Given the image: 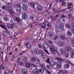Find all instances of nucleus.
Returning a JSON list of instances; mask_svg holds the SVG:
<instances>
[{
    "instance_id": "obj_1",
    "label": "nucleus",
    "mask_w": 74,
    "mask_h": 74,
    "mask_svg": "<svg viewBox=\"0 0 74 74\" xmlns=\"http://www.w3.org/2000/svg\"><path fill=\"white\" fill-rule=\"evenodd\" d=\"M50 50L51 51V53L53 54H55L56 53V50L55 49V46H52L51 47H49Z\"/></svg>"
},
{
    "instance_id": "obj_2",
    "label": "nucleus",
    "mask_w": 74,
    "mask_h": 74,
    "mask_svg": "<svg viewBox=\"0 0 74 74\" xmlns=\"http://www.w3.org/2000/svg\"><path fill=\"white\" fill-rule=\"evenodd\" d=\"M21 6L20 5H18V7L16 8V11L18 13H21L22 12V9H21Z\"/></svg>"
},
{
    "instance_id": "obj_3",
    "label": "nucleus",
    "mask_w": 74,
    "mask_h": 74,
    "mask_svg": "<svg viewBox=\"0 0 74 74\" xmlns=\"http://www.w3.org/2000/svg\"><path fill=\"white\" fill-rule=\"evenodd\" d=\"M65 51L66 52H70L71 51V48L70 46H66L65 48Z\"/></svg>"
},
{
    "instance_id": "obj_4",
    "label": "nucleus",
    "mask_w": 74,
    "mask_h": 74,
    "mask_svg": "<svg viewBox=\"0 0 74 74\" xmlns=\"http://www.w3.org/2000/svg\"><path fill=\"white\" fill-rule=\"evenodd\" d=\"M34 52L36 55H39L40 53V51L38 49H35L34 50Z\"/></svg>"
},
{
    "instance_id": "obj_5",
    "label": "nucleus",
    "mask_w": 74,
    "mask_h": 74,
    "mask_svg": "<svg viewBox=\"0 0 74 74\" xmlns=\"http://www.w3.org/2000/svg\"><path fill=\"white\" fill-rule=\"evenodd\" d=\"M57 67H58V68L60 69L62 67V62L60 61H58L57 62Z\"/></svg>"
},
{
    "instance_id": "obj_6",
    "label": "nucleus",
    "mask_w": 74,
    "mask_h": 74,
    "mask_svg": "<svg viewBox=\"0 0 74 74\" xmlns=\"http://www.w3.org/2000/svg\"><path fill=\"white\" fill-rule=\"evenodd\" d=\"M33 73L34 74H39V71L38 69H35L33 71Z\"/></svg>"
},
{
    "instance_id": "obj_7",
    "label": "nucleus",
    "mask_w": 74,
    "mask_h": 74,
    "mask_svg": "<svg viewBox=\"0 0 74 74\" xmlns=\"http://www.w3.org/2000/svg\"><path fill=\"white\" fill-rule=\"evenodd\" d=\"M60 52L61 55H64L65 54V51L64 49L62 48L60 49Z\"/></svg>"
},
{
    "instance_id": "obj_8",
    "label": "nucleus",
    "mask_w": 74,
    "mask_h": 74,
    "mask_svg": "<svg viewBox=\"0 0 74 74\" xmlns=\"http://www.w3.org/2000/svg\"><path fill=\"white\" fill-rule=\"evenodd\" d=\"M28 71L26 69H23L21 71V73L24 74H27Z\"/></svg>"
},
{
    "instance_id": "obj_9",
    "label": "nucleus",
    "mask_w": 74,
    "mask_h": 74,
    "mask_svg": "<svg viewBox=\"0 0 74 74\" xmlns=\"http://www.w3.org/2000/svg\"><path fill=\"white\" fill-rule=\"evenodd\" d=\"M25 66L26 67L29 69V68H30L31 66L30 65V64L29 63L26 62L25 63Z\"/></svg>"
},
{
    "instance_id": "obj_10",
    "label": "nucleus",
    "mask_w": 74,
    "mask_h": 74,
    "mask_svg": "<svg viewBox=\"0 0 74 74\" xmlns=\"http://www.w3.org/2000/svg\"><path fill=\"white\" fill-rule=\"evenodd\" d=\"M60 38L61 39H62V40H65L67 38L64 35H60Z\"/></svg>"
},
{
    "instance_id": "obj_11",
    "label": "nucleus",
    "mask_w": 74,
    "mask_h": 74,
    "mask_svg": "<svg viewBox=\"0 0 74 74\" xmlns=\"http://www.w3.org/2000/svg\"><path fill=\"white\" fill-rule=\"evenodd\" d=\"M22 19H27V14H23L22 16Z\"/></svg>"
},
{
    "instance_id": "obj_12",
    "label": "nucleus",
    "mask_w": 74,
    "mask_h": 74,
    "mask_svg": "<svg viewBox=\"0 0 74 74\" xmlns=\"http://www.w3.org/2000/svg\"><path fill=\"white\" fill-rule=\"evenodd\" d=\"M42 45L43 47V48H44V49H47V48H48V45L47 44H45V43H44L42 44Z\"/></svg>"
},
{
    "instance_id": "obj_13",
    "label": "nucleus",
    "mask_w": 74,
    "mask_h": 74,
    "mask_svg": "<svg viewBox=\"0 0 74 74\" xmlns=\"http://www.w3.org/2000/svg\"><path fill=\"white\" fill-rule=\"evenodd\" d=\"M7 27L8 28H11L12 29H13L14 26L13 24H9L7 25Z\"/></svg>"
},
{
    "instance_id": "obj_14",
    "label": "nucleus",
    "mask_w": 74,
    "mask_h": 74,
    "mask_svg": "<svg viewBox=\"0 0 74 74\" xmlns=\"http://www.w3.org/2000/svg\"><path fill=\"white\" fill-rule=\"evenodd\" d=\"M27 6L26 4H24L23 5V8L24 10H27Z\"/></svg>"
},
{
    "instance_id": "obj_15",
    "label": "nucleus",
    "mask_w": 74,
    "mask_h": 74,
    "mask_svg": "<svg viewBox=\"0 0 74 74\" xmlns=\"http://www.w3.org/2000/svg\"><path fill=\"white\" fill-rule=\"evenodd\" d=\"M38 70L39 72L41 74H43L44 72V69L42 68H40Z\"/></svg>"
},
{
    "instance_id": "obj_16",
    "label": "nucleus",
    "mask_w": 74,
    "mask_h": 74,
    "mask_svg": "<svg viewBox=\"0 0 74 74\" xmlns=\"http://www.w3.org/2000/svg\"><path fill=\"white\" fill-rule=\"evenodd\" d=\"M59 27L61 30H64V25L63 24H60L59 25Z\"/></svg>"
},
{
    "instance_id": "obj_17",
    "label": "nucleus",
    "mask_w": 74,
    "mask_h": 74,
    "mask_svg": "<svg viewBox=\"0 0 74 74\" xmlns=\"http://www.w3.org/2000/svg\"><path fill=\"white\" fill-rule=\"evenodd\" d=\"M64 45V43L60 41L58 42V45H59L60 47H63Z\"/></svg>"
},
{
    "instance_id": "obj_18",
    "label": "nucleus",
    "mask_w": 74,
    "mask_h": 74,
    "mask_svg": "<svg viewBox=\"0 0 74 74\" xmlns=\"http://www.w3.org/2000/svg\"><path fill=\"white\" fill-rule=\"evenodd\" d=\"M50 64L51 66H55V65L56 64L55 62L53 61H51L50 62Z\"/></svg>"
},
{
    "instance_id": "obj_19",
    "label": "nucleus",
    "mask_w": 74,
    "mask_h": 74,
    "mask_svg": "<svg viewBox=\"0 0 74 74\" xmlns=\"http://www.w3.org/2000/svg\"><path fill=\"white\" fill-rule=\"evenodd\" d=\"M7 6L9 7V8H12V4L11 3H6Z\"/></svg>"
},
{
    "instance_id": "obj_20",
    "label": "nucleus",
    "mask_w": 74,
    "mask_h": 74,
    "mask_svg": "<svg viewBox=\"0 0 74 74\" xmlns=\"http://www.w3.org/2000/svg\"><path fill=\"white\" fill-rule=\"evenodd\" d=\"M64 67L65 69H69L70 67V65L68 64H66L64 65Z\"/></svg>"
},
{
    "instance_id": "obj_21",
    "label": "nucleus",
    "mask_w": 74,
    "mask_h": 74,
    "mask_svg": "<svg viewBox=\"0 0 74 74\" xmlns=\"http://www.w3.org/2000/svg\"><path fill=\"white\" fill-rule=\"evenodd\" d=\"M37 8L38 10L39 11H41L42 10V7L40 5L37 6Z\"/></svg>"
},
{
    "instance_id": "obj_22",
    "label": "nucleus",
    "mask_w": 74,
    "mask_h": 74,
    "mask_svg": "<svg viewBox=\"0 0 74 74\" xmlns=\"http://www.w3.org/2000/svg\"><path fill=\"white\" fill-rule=\"evenodd\" d=\"M41 56L44 59H45L47 57V56L46 55V54H45L44 53H41Z\"/></svg>"
},
{
    "instance_id": "obj_23",
    "label": "nucleus",
    "mask_w": 74,
    "mask_h": 74,
    "mask_svg": "<svg viewBox=\"0 0 74 74\" xmlns=\"http://www.w3.org/2000/svg\"><path fill=\"white\" fill-rule=\"evenodd\" d=\"M31 60L33 62H36V60H37V58L35 57H32L31 58Z\"/></svg>"
},
{
    "instance_id": "obj_24",
    "label": "nucleus",
    "mask_w": 74,
    "mask_h": 74,
    "mask_svg": "<svg viewBox=\"0 0 74 74\" xmlns=\"http://www.w3.org/2000/svg\"><path fill=\"white\" fill-rule=\"evenodd\" d=\"M67 34L68 36H71L72 35H73V34L69 31H67Z\"/></svg>"
},
{
    "instance_id": "obj_25",
    "label": "nucleus",
    "mask_w": 74,
    "mask_h": 74,
    "mask_svg": "<svg viewBox=\"0 0 74 74\" xmlns=\"http://www.w3.org/2000/svg\"><path fill=\"white\" fill-rule=\"evenodd\" d=\"M3 34L5 36H8V32L6 31H4L3 32Z\"/></svg>"
},
{
    "instance_id": "obj_26",
    "label": "nucleus",
    "mask_w": 74,
    "mask_h": 74,
    "mask_svg": "<svg viewBox=\"0 0 74 74\" xmlns=\"http://www.w3.org/2000/svg\"><path fill=\"white\" fill-rule=\"evenodd\" d=\"M16 21L18 23H20L21 22V20L19 18H16Z\"/></svg>"
},
{
    "instance_id": "obj_27",
    "label": "nucleus",
    "mask_w": 74,
    "mask_h": 74,
    "mask_svg": "<svg viewBox=\"0 0 74 74\" xmlns=\"http://www.w3.org/2000/svg\"><path fill=\"white\" fill-rule=\"evenodd\" d=\"M2 9H3V10H5V9L6 10H8L9 9L8 8H5V6H3L1 7Z\"/></svg>"
},
{
    "instance_id": "obj_28",
    "label": "nucleus",
    "mask_w": 74,
    "mask_h": 74,
    "mask_svg": "<svg viewBox=\"0 0 74 74\" xmlns=\"http://www.w3.org/2000/svg\"><path fill=\"white\" fill-rule=\"evenodd\" d=\"M9 12L11 14H14V12L12 10H9Z\"/></svg>"
},
{
    "instance_id": "obj_29",
    "label": "nucleus",
    "mask_w": 74,
    "mask_h": 74,
    "mask_svg": "<svg viewBox=\"0 0 74 74\" xmlns=\"http://www.w3.org/2000/svg\"><path fill=\"white\" fill-rule=\"evenodd\" d=\"M28 43H29V42H28L26 43V46L27 47V48H30V47L32 46V45L30 44L27 45L28 44Z\"/></svg>"
},
{
    "instance_id": "obj_30",
    "label": "nucleus",
    "mask_w": 74,
    "mask_h": 74,
    "mask_svg": "<svg viewBox=\"0 0 74 74\" xmlns=\"http://www.w3.org/2000/svg\"><path fill=\"white\" fill-rule=\"evenodd\" d=\"M30 19L32 21H34V16H33L32 15L30 17Z\"/></svg>"
},
{
    "instance_id": "obj_31",
    "label": "nucleus",
    "mask_w": 74,
    "mask_h": 74,
    "mask_svg": "<svg viewBox=\"0 0 74 74\" xmlns=\"http://www.w3.org/2000/svg\"><path fill=\"white\" fill-rule=\"evenodd\" d=\"M45 71H46V72L47 73V74H51V72L49 71V70H48V69H45Z\"/></svg>"
},
{
    "instance_id": "obj_32",
    "label": "nucleus",
    "mask_w": 74,
    "mask_h": 74,
    "mask_svg": "<svg viewBox=\"0 0 74 74\" xmlns=\"http://www.w3.org/2000/svg\"><path fill=\"white\" fill-rule=\"evenodd\" d=\"M0 23H2L1 21H0ZM0 26H1L2 28H3V29H5V30H6V28L5 27V26H4V25H0Z\"/></svg>"
},
{
    "instance_id": "obj_33",
    "label": "nucleus",
    "mask_w": 74,
    "mask_h": 74,
    "mask_svg": "<svg viewBox=\"0 0 74 74\" xmlns=\"http://www.w3.org/2000/svg\"><path fill=\"white\" fill-rule=\"evenodd\" d=\"M49 42H50V44H51V45L50 47H52V46L53 47V46H55L53 45V42H52V41L51 40H49Z\"/></svg>"
},
{
    "instance_id": "obj_34",
    "label": "nucleus",
    "mask_w": 74,
    "mask_h": 74,
    "mask_svg": "<svg viewBox=\"0 0 74 74\" xmlns=\"http://www.w3.org/2000/svg\"><path fill=\"white\" fill-rule=\"evenodd\" d=\"M3 19L4 21H7V20H8V18H7V16H3Z\"/></svg>"
},
{
    "instance_id": "obj_35",
    "label": "nucleus",
    "mask_w": 74,
    "mask_h": 74,
    "mask_svg": "<svg viewBox=\"0 0 74 74\" xmlns=\"http://www.w3.org/2000/svg\"><path fill=\"white\" fill-rule=\"evenodd\" d=\"M66 26L67 28H68L69 29H71V26L69 24H67L66 25Z\"/></svg>"
},
{
    "instance_id": "obj_36",
    "label": "nucleus",
    "mask_w": 74,
    "mask_h": 74,
    "mask_svg": "<svg viewBox=\"0 0 74 74\" xmlns=\"http://www.w3.org/2000/svg\"><path fill=\"white\" fill-rule=\"evenodd\" d=\"M71 26L73 28L71 29L72 32H73V33L74 34V25H72Z\"/></svg>"
},
{
    "instance_id": "obj_37",
    "label": "nucleus",
    "mask_w": 74,
    "mask_h": 74,
    "mask_svg": "<svg viewBox=\"0 0 74 74\" xmlns=\"http://www.w3.org/2000/svg\"><path fill=\"white\" fill-rule=\"evenodd\" d=\"M64 19L62 18L61 17L59 19V21L60 22L62 21H64Z\"/></svg>"
},
{
    "instance_id": "obj_38",
    "label": "nucleus",
    "mask_w": 74,
    "mask_h": 74,
    "mask_svg": "<svg viewBox=\"0 0 74 74\" xmlns=\"http://www.w3.org/2000/svg\"><path fill=\"white\" fill-rule=\"evenodd\" d=\"M65 57L66 58H67L69 57V54L68 53H66L65 54Z\"/></svg>"
},
{
    "instance_id": "obj_39",
    "label": "nucleus",
    "mask_w": 74,
    "mask_h": 74,
    "mask_svg": "<svg viewBox=\"0 0 74 74\" xmlns=\"http://www.w3.org/2000/svg\"><path fill=\"white\" fill-rule=\"evenodd\" d=\"M57 60H59V61H62L63 60L61 59V58L59 57H57L56 58Z\"/></svg>"
},
{
    "instance_id": "obj_40",
    "label": "nucleus",
    "mask_w": 74,
    "mask_h": 74,
    "mask_svg": "<svg viewBox=\"0 0 74 74\" xmlns=\"http://www.w3.org/2000/svg\"><path fill=\"white\" fill-rule=\"evenodd\" d=\"M41 25L42 26V27H43V28H45V24H44L43 23H41Z\"/></svg>"
},
{
    "instance_id": "obj_41",
    "label": "nucleus",
    "mask_w": 74,
    "mask_h": 74,
    "mask_svg": "<svg viewBox=\"0 0 74 74\" xmlns=\"http://www.w3.org/2000/svg\"><path fill=\"white\" fill-rule=\"evenodd\" d=\"M56 18V16H53V17H52V16L51 15V18H52V20H54Z\"/></svg>"
},
{
    "instance_id": "obj_42",
    "label": "nucleus",
    "mask_w": 74,
    "mask_h": 74,
    "mask_svg": "<svg viewBox=\"0 0 74 74\" xmlns=\"http://www.w3.org/2000/svg\"><path fill=\"white\" fill-rule=\"evenodd\" d=\"M48 34L50 36H51L52 35H53V33L51 32H49L48 33Z\"/></svg>"
},
{
    "instance_id": "obj_43",
    "label": "nucleus",
    "mask_w": 74,
    "mask_h": 74,
    "mask_svg": "<svg viewBox=\"0 0 74 74\" xmlns=\"http://www.w3.org/2000/svg\"><path fill=\"white\" fill-rule=\"evenodd\" d=\"M45 25H47L48 26H49L50 25V24L48 22H46L45 23Z\"/></svg>"
},
{
    "instance_id": "obj_44",
    "label": "nucleus",
    "mask_w": 74,
    "mask_h": 74,
    "mask_svg": "<svg viewBox=\"0 0 74 74\" xmlns=\"http://www.w3.org/2000/svg\"><path fill=\"white\" fill-rule=\"evenodd\" d=\"M58 74H63L62 71H60L58 72Z\"/></svg>"
},
{
    "instance_id": "obj_45",
    "label": "nucleus",
    "mask_w": 74,
    "mask_h": 74,
    "mask_svg": "<svg viewBox=\"0 0 74 74\" xmlns=\"http://www.w3.org/2000/svg\"><path fill=\"white\" fill-rule=\"evenodd\" d=\"M37 40H41V37H40V36H38Z\"/></svg>"
},
{
    "instance_id": "obj_46",
    "label": "nucleus",
    "mask_w": 74,
    "mask_h": 74,
    "mask_svg": "<svg viewBox=\"0 0 74 74\" xmlns=\"http://www.w3.org/2000/svg\"><path fill=\"white\" fill-rule=\"evenodd\" d=\"M47 68L48 69H51V66L49 65H48L47 66Z\"/></svg>"
},
{
    "instance_id": "obj_47",
    "label": "nucleus",
    "mask_w": 74,
    "mask_h": 74,
    "mask_svg": "<svg viewBox=\"0 0 74 74\" xmlns=\"http://www.w3.org/2000/svg\"><path fill=\"white\" fill-rule=\"evenodd\" d=\"M68 9L70 10V11H71V9H72V8L71 6L68 7Z\"/></svg>"
},
{
    "instance_id": "obj_48",
    "label": "nucleus",
    "mask_w": 74,
    "mask_h": 74,
    "mask_svg": "<svg viewBox=\"0 0 74 74\" xmlns=\"http://www.w3.org/2000/svg\"><path fill=\"white\" fill-rule=\"evenodd\" d=\"M8 60V58H7V56H6L5 58V61L6 62H7Z\"/></svg>"
},
{
    "instance_id": "obj_49",
    "label": "nucleus",
    "mask_w": 74,
    "mask_h": 74,
    "mask_svg": "<svg viewBox=\"0 0 74 74\" xmlns=\"http://www.w3.org/2000/svg\"><path fill=\"white\" fill-rule=\"evenodd\" d=\"M72 4H73L72 3H69L68 4V5L70 6V5H72Z\"/></svg>"
},
{
    "instance_id": "obj_50",
    "label": "nucleus",
    "mask_w": 74,
    "mask_h": 74,
    "mask_svg": "<svg viewBox=\"0 0 74 74\" xmlns=\"http://www.w3.org/2000/svg\"><path fill=\"white\" fill-rule=\"evenodd\" d=\"M65 17V15H64V14H62L61 15V18H63Z\"/></svg>"
},
{
    "instance_id": "obj_51",
    "label": "nucleus",
    "mask_w": 74,
    "mask_h": 74,
    "mask_svg": "<svg viewBox=\"0 0 74 74\" xmlns=\"http://www.w3.org/2000/svg\"><path fill=\"white\" fill-rule=\"evenodd\" d=\"M45 52H46V53H47V54H49V52H48V51H47V50H45Z\"/></svg>"
},
{
    "instance_id": "obj_52",
    "label": "nucleus",
    "mask_w": 74,
    "mask_h": 74,
    "mask_svg": "<svg viewBox=\"0 0 74 74\" xmlns=\"http://www.w3.org/2000/svg\"><path fill=\"white\" fill-rule=\"evenodd\" d=\"M16 38H14L13 39V41L14 42H16Z\"/></svg>"
},
{
    "instance_id": "obj_53",
    "label": "nucleus",
    "mask_w": 74,
    "mask_h": 74,
    "mask_svg": "<svg viewBox=\"0 0 74 74\" xmlns=\"http://www.w3.org/2000/svg\"><path fill=\"white\" fill-rule=\"evenodd\" d=\"M58 35H56L55 36V38H54V39L56 40L58 38Z\"/></svg>"
},
{
    "instance_id": "obj_54",
    "label": "nucleus",
    "mask_w": 74,
    "mask_h": 74,
    "mask_svg": "<svg viewBox=\"0 0 74 74\" xmlns=\"http://www.w3.org/2000/svg\"><path fill=\"white\" fill-rule=\"evenodd\" d=\"M46 62H47V63H49V59L48 58L47 60H46Z\"/></svg>"
},
{
    "instance_id": "obj_55",
    "label": "nucleus",
    "mask_w": 74,
    "mask_h": 74,
    "mask_svg": "<svg viewBox=\"0 0 74 74\" xmlns=\"http://www.w3.org/2000/svg\"><path fill=\"white\" fill-rule=\"evenodd\" d=\"M64 22H65V20H64L62 21L61 22V23H64Z\"/></svg>"
},
{
    "instance_id": "obj_56",
    "label": "nucleus",
    "mask_w": 74,
    "mask_h": 74,
    "mask_svg": "<svg viewBox=\"0 0 74 74\" xmlns=\"http://www.w3.org/2000/svg\"><path fill=\"white\" fill-rule=\"evenodd\" d=\"M23 1L24 3H26L27 1H28V0H23Z\"/></svg>"
},
{
    "instance_id": "obj_57",
    "label": "nucleus",
    "mask_w": 74,
    "mask_h": 74,
    "mask_svg": "<svg viewBox=\"0 0 74 74\" xmlns=\"http://www.w3.org/2000/svg\"><path fill=\"white\" fill-rule=\"evenodd\" d=\"M71 54L72 55H73L74 56V51H72L71 52Z\"/></svg>"
},
{
    "instance_id": "obj_58",
    "label": "nucleus",
    "mask_w": 74,
    "mask_h": 74,
    "mask_svg": "<svg viewBox=\"0 0 74 74\" xmlns=\"http://www.w3.org/2000/svg\"><path fill=\"white\" fill-rule=\"evenodd\" d=\"M65 11V9H62L61 10V11L62 12H64Z\"/></svg>"
},
{
    "instance_id": "obj_59",
    "label": "nucleus",
    "mask_w": 74,
    "mask_h": 74,
    "mask_svg": "<svg viewBox=\"0 0 74 74\" xmlns=\"http://www.w3.org/2000/svg\"><path fill=\"white\" fill-rule=\"evenodd\" d=\"M20 66H22L23 64V62H20Z\"/></svg>"
},
{
    "instance_id": "obj_60",
    "label": "nucleus",
    "mask_w": 74,
    "mask_h": 74,
    "mask_svg": "<svg viewBox=\"0 0 74 74\" xmlns=\"http://www.w3.org/2000/svg\"><path fill=\"white\" fill-rule=\"evenodd\" d=\"M71 41H72V43L74 44V39H72L71 40Z\"/></svg>"
},
{
    "instance_id": "obj_61",
    "label": "nucleus",
    "mask_w": 74,
    "mask_h": 74,
    "mask_svg": "<svg viewBox=\"0 0 74 74\" xmlns=\"http://www.w3.org/2000/svg\"><path fill=\"white\" fill-rule=\"evenodd\" d=\"M0 69L1 70L3 69V65H1L0 66Z\"/></svg>"
},
{
    "instance_id": "obj_62",
    "label": "nucleus",
    "mask_w": 74,
    "mask_h": 74,
    "mask_svg": "<svg viewBox=\"0 0 74 74\" xmlns=\"http://www.w3.org/2000/svg\"><path fill=\"white\" fill-rule=\"evenodd\" d=\"M30 41H31V42H34V39H32L30 40Z\"/></svg>"
},
{
    "instance_id": "obj_63",
    "label": "nucleus",
    "mask_w": 74,
    "mask_h": 74,
    "mask_svg": "<svg viewBox=\"0 0 74 74\" xmlns=\"http://www.w3.org/2000/svg\"><path fill=\"white\" fill-rule=\"evenodd\" d=\"M32 66H34V67H37V66H36V65L34 64H32Z\"/></svg>"
},
{
    "instance_id": "obj_64",
    "label": "nucleus",
    "mask_w": 74,
    "mask_h": 74,
    "mask_svg": "<svg viewBox=\"0 0 74 74\" xmlns=\"http://www.w3.org/2000/svg\"><path fill=\"white\" fill-rule=\"evenodd\" d=\"M38 46L39 48H41V45L40 44H38Z\"/></svg>"
}]
</instances>
